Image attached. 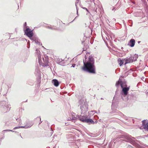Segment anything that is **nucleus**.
<instances>
[{
	"mask_svg": "<svg viewBox=\"0 0 148 148\" xmlns=\"http://www.w3.org/2000/svg\"><path fill=\"white\" fill-rule=\"evenodd\" d=\"M83 9H85V10H86L88 12V13H89V12L88 10L86 8H85V7H84V8H82Z\"/></svg>",
	"mask_w": 148,
	"mask_h": 148,
	"instance_id": "obj_22",
	"label": "nucleus"
},
{
	"mask_svg": "<svg viewBox=\"0 0 148 148\" xmlns=\"http://www.w3.org/2000/svg\"><path fill=\"white\" fill-rule=\"evenodd\" d=\"M26 23L25 22V24H24V26L25 27H26Z\"/></svg>",
	"mask_w": 148,
	"mask_h": 148,
	"instance_id": "obj_27",
	"label": "nucleus"
},
{
	"mask_svg": "<svg viewBox=\"0 0 148 148\" xmlns=\"http://www.w3.org/2000/svg\"><path fill=\"white\" fill-rule=\"evenodd\" d=\"M86 14H87V15H88V13H87Z\"/></svg>",
	"mask_w": 148,
	"mask_h": 148,
	"instance_id": "obj_32",
	"label": "nucleus"
},
{
	"mask_svg": "<svg viewBox=\"0 0 148 148\" xmlns=\"http://www.w3.org/2000/svg\"><path fill=\"white\" fill-rule=\"evenodd\" d=\"M79 0H77L76 2L75 3V5L76 7V9H77V14H78V10H77V5H79Z\"/></svg>",
	"mask_w": 148,
	"mask_h": 148,
	"instance_id": "obj_17",
	"label": "nucleus"
},
{
	"mask_svg": "<svg viewBox=\"0 0 148 148\" xmlns=\"http://www.w3.org/2000/svg\"><path fill=\"white\" fill-rule=\"evenodd\" d=\"M78 118L80 121L89 124H94V121L89 115L84 116V115H80L78 116Z\"/></svg>",
	"mask_w": 148,
	"mask_h": 148,
	"instance_id": "obj_5",
	"label": "nucleus"
},
{
	"mask_svg": "<svg viewBox=\"0 0 148 148\" xmlns=\"http://www.w3.org/2000/svg\"><path fill=\"white\" fill-rule=\"evenodd\" d=\"M140 41H139V42H138L139 43H140Z\"/></svg>",
	"mask_w": 148,
	"mask_h": 148,
	"instance_id": "obj_31",
	"label": "nucleus"
},
{
	"mask_svg": "<svg viewBox=\"0 0 148 148\" xmlns=\"http://www.w3.org/2000/svg\"><path fill=\"white\" fill-rule=\"evenodd\" d=\"M135 42V40L134 39H132L130 40L129 44L128 45L132 47L134 46Z\"/></svg>",
	"mask_w": 148,
	"mask_h": 148,
	"instance_id": "obj_11",
	"label": "nucleus"
},
{
	"mask_svg": "<svg viewBox=\"0 0 148 148\" xmlns=\"http://www.w3.org/2000/svg\"><path fill=\"white\" fill-rule=\"evenodd\" d=\"M36 71H37V73H39L40 72V71L38 68H37L36 69Z\"/></svg>",
	"mask_w": 148,
	"mask_h": 148,
	"instance_id": "obj_21",
	"label": "nucleus"
},
{
	"mask_svg": "<svg viewBox=\"0 0 148 148\" xmlns=\"http://www.w3.org/2000/svg\"><path fill=\"white\" fill-rule=\"evenodd\" d=\"M40 120H41V119H40Z\"/></svg>",
	"mask_w": 148,
	"mask_h": 148,
	"instance_id": "obj_30",
	"label": "nucleus"
},
{
	"mask_svg": "<svg viewBox=\"0 0 148 148\" xmlns=\"http://www.w3.org/2000/svg\"><path fill=\"white\" fill-rule=\"evenodd\" d=\"M11 131L12 132H14L15 133H16V131H13L12 130H4L3 131V133H4V132L5 131Z\"/></svg>",
	"mask_w": 148,
	"mask_h": 148,
	"instance_id": "obj_20",
	"label": "nucleus"
},
{
	"mask_svg": "<svg viewBox=\"0 0 148 148\" xmlns=\"http://www.w3.org/2000/svg\"><path fill=\"white\" fill-rule=\"evenodd\" d=\"M124 60H122L120 58H119L118 60V62L119 63V65L120 66H121L123 64V63L124 62Z\"/></svg>",
	"mask_w": 148,
	"mask_h": 148,
	"instance_id": "obj_15",
	"label": "nucleus"
},
{
	"mask_svg": "<svg viewBox=\"0 0 148 148\" xmlns=\"http://www.w3.org/2000/svg\"><path fill=\"white\" fill-rule=\"evenodd\" d=\"M110 38H109L108 37V40L110 41H111L112 40L113 38H114V35L112 33H110Z\"/></svg>",
	"mask_w": 148,
	"mask_h": 148,
	"instance_id": "obj_14",
	"label": "nucleus"
},
{
	"mask_svg": "<svg viewBox=\"0 0 148 148\" xmlns=\"http://www.w3.org/2000/svg\"><path fill=\"white\" fill-rule=\"evenodd\" d=\"M112 10H113H113H115L114 9V8H113L112 9Z\"/></svg>",
	"mask_w": 148,
	"mask_h": 148,
	"instance_id": "obj_29",
	"label": "nucleus"
},
{
	"mask_svg": "<svg viewBox=\"0 0 148 148\" xmlns=\"http://www.w3.org/2000/svg\"><path fill=\"white\" fill-rule=\"evenodd\" d=\"M130 56L132 58V60L133 62L136 61L138 57V55L136 54H135L134 55H131Z\"/></svg>",
	"mask_w": 148,
	"mask_h": 148,
	"instance_id": "obj_12",
	"label": "nucleus"
},
{
	"mask_svg": "<svg viewBox=\"0 0 148 148\" xmlns=\"http://www.w3.org/2000/svg\"><path fill=\"white\" fill-rule=\"evenodd\" d=\"M16 120L18 122V125H21V120L20 119H16Z\"/></svg>",
	"mask_w": 148,
	"mask_h": 148,
	"instance_id": "obj_18",
	"label": "nucleus"
},
{
	"mask_svg": "<svg viewBox=\"0 0 148 148\" xmlns=\"http://www.w3.org/2000/svg\"><path fill=\"white\" fill-rule=\"evenodd\" d=\"M38 62L40 65L43 67L47 66H48L49 62L48 57L47 55H45L42 57V60L41 56L40 55H38Z\"/></svg>",
	"mask_w": 148,
	"mask_h": 148,
	"instance_id": "obj_3",
	"label": "nucleus"
},
{
	"mask_svg": "<svg viewBox=\"0 0 148 148\" xmlns=\"http://www.w3.org/2000/svg\"><path fill=\"white\" fill-rule=\"evenodd\" d=\"M75 64H73L72 65V66H71V67H75Z\"/></svg>",
	"mask_w": 148,
	"mask_h": 148,
	"instance_id": "obj_24",
	"label": "nucleus"
},
{
	"mask_svg": "<svg viewBox=\"0 0 148 148\" xmlns=\"http://www.w3.org/2000/svg\"><path fill=\"white\" fill-rule=\"evenodd\" d=\"M76 119V118L75 117H73L72 118V119L73 120H75Z\"/></svg>",
	"mask_w": 148,
	"mask_h": 148,
	"instance_id": "obj_25",
	"label": "nucleus"
},
{
	"mask_svg": "<svg viewBox=\"0 0 148 148\" xmlns=\"http://www.w3.org/2000/svg\"><path fill=\"white\" fill-rule=\"evenodd\" d=\"M24 31L25 34L30 39L35 41V42L36 43L38 42V41L36 42V40H34V38H32L33 36V33L31 29L29 28H26V30Z\"/></svg>",
	"mask_w": 148,
	"mask_h": 148,
	"instance_id": "obj_7",
	"label": "nucleus"
},
{
	"mask_svg": "<svg viewBox=\"0 0 148 148\" xmlns=\"http://www.w3.org/2000/svg\"><path fill=\"white\" fill-rule=\"evenodd\" d=\"M52 83L53 85L56 87L58 86L59 84V83L58 80L55 79L52 80Z\"/></svg>",
	"mask_w": 148,
	"mask_h": 148,
	"instance_id": "obj_13",
	"label": "nucleus"
},
{
	"mask_svg": "<svg viewBox=\"0 0 148 148\" xmlns=\"http://www.w3.org/2000/svg\"><path fill=\"white\" fill-rule=\"evenodd\" d=\"M60 60V61L59 62V64L60 65H62V66H64V65H63V64H62V63H63V61H62V60Z\"/></svg>",
	"mask_w": 148,
	"mask_h": 148,
	"instance_id": "obj_19",
	"label": "nucleus"
},
{
	"mask_svg": "<svg viewBox=\"0 0 148 148\" xmlns=\"http://www.w3.org/2000/svg\"><path fill=\"white\" fill-rule=\"evenodd\" d=\"M47 27L48 28L52 30H56V27L53 25L48 26Z\"/></svg>",
	"mask_w": 148,
	"mask_h": 148,
	"instance_id": "obj_16",
	"label": "nucleus"
},
{
	"mask_svg": "<svg viewBox=\"0 0 148 148\" xmlns=\"http://www.w3.org/2000/svg\"><path fill=\"white\" fill-rule=\"evenodd\" d=\"M108 37L109 38H110V34H109V35H108L106 37V38L107 40H108Z\"/></svg>",
	"mask_w": 148,
	"mask_h": 148,
	"instance_id": "obj_23",
	"label": "nucleus"
},
{
	"mask_svg": "<svg viewBox=\"0 0 148 148\" xmlns=\"http://www.w3.org/2000/svg\"><path fill=\"white\" fill-rule=\"evenodd\" d=\"M84 66L82 70L85 71L92 73H95V68L94 65V60L93 58L89 56L87 61L83 60Z\"/></svg>",
	"mask_w": 148,
	"mask_h": 148,
	"instance_id": "obj_1",
	"label": "nucleus"
},
{
	"mask_svg": "<svg viewBox=\"0 0 148 148\" xmlns=\"http://www.w3.org/2000/svg\"><path fill=\"white\" fill-rule=\"evenodd\" d=\"M113 20L114 21H115L116 20L114 18H113Z\"/></svg>",
	"mask_w": 148,
	"mask_h": 148,
	"instance_id": "obj_28",
	"label": "nucleus"
},
{
	"mask_svg": "<svg viewBox=\"0 0 148 148\" xmlns=\"http://www.w3.org/2000/svg\"><path fill=\"white\" fill-rule=\"evenodd\" d=\"M78 106L79 107L82 114H85L88 109V104L87 102L83 99H80L79 102Z\"/></svg>",
	"mask_w": 148,
	"mask_h": 148,
	"instance_id": "obj_2",
	"label": "nucleus"
},
{
	"mask_svg": "<svg viewBox=\"0 0 148 148\" xmlns=\"http://www.w3.org/2000/svg\"><path fill=\"white\" fill-rule=\"evenodd\" d=\"M125 61V65L127 64L132 62H133L132 60V58L131 56L129 58H126L124 59Z\"/></svg>",
	"mask_w": 148,
	"mask_h": 148,
	"instance_id": "obj_9",
	"label": "nucleus"
},
{
	"mask_svg": "<svg viewBox=\"0 0 148 148\" xmlns=\"http://www.w3.org/2000/svg\"><path fill=\"white\" fill-rule=\"evenodd\" d=\"M36 51H37V49L36 50Z\"/></svg>",
	"mask_w": 148,
	"mask_h": 148,
	"instance_id": "obj_33",
	"label": "nucleus"
},
{
	"mask_svg": "<svg viewBox=\"0 0 148 148\" xmlns=\"http://www.w3.org/2000/svg\"><path fill=\"white\" fill-rule=\"evenodd\" d=\"M96 9L97 8H94V9H93V11H95V12H96Z\"/></svg>",
	"mask_w": 148,
	"mask_h": 148,
	"instance_id": "obj_26",
	"label": "nucleus"
},
{
	"mask_svg": "<svg viewBox=\"0 0 148 148\" xmlns=\"http://www.w3.org/2000/svg\"><path fill=\"white\" fill-rule=\"evenodd\" d=\"M120 85L121 88L122 89V91L123 92L124 95H127V92L129 90L130 88L128 87H124V86H125L126 84L125 83H123L120 79L116 82V87Z\"/></svg>",
	"mask_w": 148,
	"mask_h": 148,
	"instance_id": "obj_6",
	"label": "nucleus"
},
{
	"mask_svg": "<svg viewBox=\"0 0 148 148\" xmlns=\"http://www.w3.org/2000/svg\"><path fill=\"white\" fill-rule=\"evenodd\" d=\"M143 125L144 126V128L148 130V122L145 120H144L142 121Z\"/></svg>",
	"mask_w": 148,
	"mask_h": 148,
	"instance_id": "obj_10",
	"label": "nucleus"
},
{
	"mask_svg": "<svg viewBox=\"0 0 148 148\" xmlns=\"http://www.w3.org/2000/svg\"><path fill=\"white\" fill-rule=\"evenodd\" d=\"M8 102L3 101L0 104V109L1 112L4 113L8 112L10 110V108Z\"/></svg>",
	"mask_w": 148,
	"mask_h": 148,
	"instance_id": "obj_4",
	"label": "nucleus"
},
{
	"mask_svg": "<svg viewBox=\"0 0 148 148\" xmlns=\"http://www.w3.org/2000/svg\"><path fill=\"white\" fill-rule=\"evenodd\" d=\"M32 123L30 124L29 123H28L26 125L24 126H21L15 127L13 128V130H15L17 129L20 128H24L26 129L32 126Z\"/></svg>",
	"mask_w": 148,
	"mask_h": 148,
	"instance_id": "obj_8",
	"label": "nucleus"
}]
</instances>
